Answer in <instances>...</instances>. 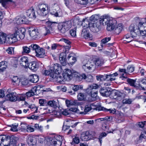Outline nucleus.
<instances>
[{"label": "nucleus", "instance_id": "16", "mask_svg": "<svg viewBox=\"0 0 146 146\" xmlns=\"http://www.w3.org/2000/svg\"><path fill=\"white\" fill-rule=\"evenodd\" d=\"M9 41V37H8L6 34L0 32V44L8 43Z\"/></svg>", "mask_w": 146, "mask_h": 146}, {"label": "nucleus", "instance_id": "38", "mask_svg": "<svg viewBox=\"0 0 146 146\" xmlns=\"http://www.w3.org/2000/svg\"><path fill=\"white\" fill-rule=\"evenodd\" d=\"M44 74L46 75L50 76L51 77L53 78H55L56 76L54 75L53 72L50 69L49 70H45Z\"/></svg>", "mask_w": 146, "mask_h": 146}, {"label": "nucleus", "instance_id": "17", "mask_svg": "<svg viewBox=\"0 0 146 146\" xmlns=\"http://www.w3.org/2000/svg\"><path fill=\"white\" fill-rule=\"evenodd\" d=\"M19 62L20 64L27 68L29 66L28 59V58L25 56L22 57L20 59Z\"/></svg>", "mask_w": 146, "mask_h": 146}, {"label": "nucleus", "instance_id": "53", "mask_svg": "<svg viewBox=\"0 0 146 146\" xmlns=\"http://www.w3.org/2000/svg\"><path fill=\"white\" fill-rule=\"evenodd\" d=\"M132 102V100L130 99H125L122 101V103L125 104H130Z\"/></svg>", "mask_w": 146, "mask_h": 146}, {"label": "nucleus", "instance_id": "36", "mask_svg": "<svg viewBox=\"0 0 146 146\" xmlns=\"http://www.w3.org/2000/svg\"><path fill=\"white\" fill-rule=\"evenodd\" d=\"M107 75H99L96 76V79L98 81H102L105 80L106 79H107Z\"/></svg>", "mask_w": 146, "mask_h": 146}, {"label": "nucleus", "instance_id": "59", "mask_svg": "<svg viewBox=\"0 0 146 146\" xmlns=\"http://www.w3.org/2000/svg\"><path fill=\"white\" fill-rule=\"evenodd\" d=\"M43 110L45 111L44 112V113L45 114H47V113H52V110H51L50 108H43Z\"/></svg>", "mask_w": 146, "mask_h": 146}, {"label": "nucleus", "instance_id": "54", "mask_svg": "<svg viewBox=\"0 0 146 146\" xmlns=\"http://www.w3.org/2000/svg\"><path fill=\"white\" fill-rule=\"evenodd\" d=\"M76 3L81 4H86L87 3V0H74Z\"/></svg>", "mask_w": 146, "mask_h": 146}, {"label": "nucleus", "instance_id": "10", "mask_svg": "<svg viewBox=\"0 0 146 146\" xmlns=\"http://www.w3.org/2000/svg\"><path fill=\"white\" fill-rule=\"evenodd\" d=\"M38 13L43 16H46L48 13L49 7L47 4H42L38 6Z\"/></svg>", "mask_w": 146, "mask_h": 146}, {"label": "nucleus", "instance_id": "32", "mask_svg": "<svg viewBox=\"0 0 146 146\" xmlns=\"http://www.w3.org/2000/svg\"><path fill=\"white\" fill-rule=\"evenodd\" d=\"M123 29V27L121 24H119L118 25L116 24L113 30L115 31L117 34H118L121 32Z\"/></svg>", "mask_w": 146, "mask_h": 146}, {"label": "nucleus", "instance_id": "43", "mask_svg": "<svg viewBox=\"0 0 146 146\" xmlns=\"http://www.w3.org/2000/svg\"><path fill=\"white\" fill-rule=\"evenodd\" d=\"M25 125L26 126V127H25L24 126H22V127H24V129H26L27 131L28 132H33L34 131V129L33 128L31 127V126L27 125V124H26Z\"/></svg>", "mask_w": 146, "mask_h": 146}, {"label": "nucleus", "instance_id": "51", "mask_svg": "<svg viewBox=\"0 0 146 146\" xmlns=\"http://www.w3.org/2000/svg\"><path fill=\"white\" fill-rule=\"evenodd\" d=\"M12 84L13 85H15L18 80V78L17 76H14L11 79Z\"/></svg>", "mask_w": 146, "mask_h": 146}, {"label": "nucleus", "instance_id": "47", "mask_svg": "<svg viewBox=\"0 0 146 146\" xmlns=\"http://www.w3.org/2000/svg\"><path fill=\"white\" fill-rule=\"evenodd\" d=\"M139 139L143 141H146V132L144 131L141 133L139 137Z\"/></svg>", "mask_w": 146, "mask_h": 146}, {"label": "nucleus", "instance_id": "26", "mask_svg": "<svg viewBox=\"0 0 146 146\" xmlns=\"http://www.w3.org/2000/svg\"><path fill=\"white\" fill-rule=\"evenodd\" d=\"M28 67L33 71H35L37 70L38 68V65L35 62H33L29 64Z\"/></svg>", "mask_w": 146, "mask_h": 146}, {"label": "nucleus", "instance_id": "58", "mask_svg": "<svg viewBox=\"0 0 146 146\" xmlns=\"http://www.w3.org/2000/svg\"><path fill=\"white\" fill-rule=\"evenodd\" d=\"M39 103L41 106H44L46 103V101L45 100L40 99L39 100Z\"/></svg>", "mask_w": 146, "mask_h": 146}, {"label": "nucleus", "instance_id": "25", "mask_svg": "<svg viewBox=\"0 0 146 146\" xmlns=\"http://www.w3.org/2000/svg\"><path fill=\"white\" fill-rule=\"evenodd\" d=\"M74 54L71 53L69 54L68 57L67 59L69 63L71 64H74L76 60V58L74 57Z\"/></svg>", "mask_w": 146, "mask_h": 146}, {"label": "nucleus", "instance_id": "44", "mask_svg": "<svg viewBox=\"0 0 146 146\" xmlns=\"http://www.w3.org/2000/svg\"><path fill=\"white\" fill-rule=\"evenodd\" d=\"M83 88V86L82 85H74L72 88L73 90L74 91H77L80 90H82Z\"/></svg>", "mask_w": 146, "mask_h": 146}, {"label": "nucleus", "instance_id": "8", "mask_svg": "<svg viewBox=\"0 0 146 146\" xmlns=\"http://www.w3.org/2000/svg\"><path fill=\"white\" fill-rule=\"evenodd\" d=\"M82 68L85 71L88 70H94L95 69V63L93 61L84 60L82 62Z\"/></svg>", "mask_w": 146, "mask_h": 146}, {"label": "nucleus", "instance_id": "24", "mask_svg": "<svg viewBox=\"0 0 146 146\" xmlns=\"http://www.w3.org/2000/svg\"><path fill=\"white\" fill-rule=\"evenodd\" d=\"M66 54L64 52L61 53L59 56V60L60 62L63 66H65L66 64Z\"/></svg>", "mask_w": 146, "mask_h": 146}, {"label": "nucleus", "instance_id": "34", "mask_svg": "<svg viewBox=\"0 0 146 146\" xmlns=\"http://www.w3.org/2000/svg\"><path fill=\"white\" fill-rule=\"evenodd\" d=\"M94 62L95 63V67L96 66H101L104 63L103 60L99 58H96Z\"/></svg>", "mask_w": 146, "mask_h": 146}, {"label": "nucleus", "instance_id": "45", "mask_svg": "<svg viewBox=\"0 0 146 146\" xmlns=\"http://www.w3.org/2000/svg\"><path fill=\"white\" fill-rule=\"evenodd\" d=\"M111 94H114V97H113V98L115 99L117 98V97H120L123 96L122 93L118 91L113 92Z\"/></svg>", "mask_w": 146, "mask_h": 146}, {"label": "nucleus", "instance_id": "9", "mask_svg": "<svg viewBox=\"0 0 146 146\" xmlns=\"http://www.w3.org/2000/svg\"><path fill=\"white\" fill-rule=\"evenodd\" d=\"M50 70L53 72L54 75H55L56 80L57 81L58 78L61 74L62 70L61 66L59 64L56 63L54 64L52 66L50 67Z\"/></svg>", "mask_w": 146, "mask_h": 146}, {"label": "nucleus", "instance_id": "64", "mask_svg": "<svg viewBox=\"0 0 146 146\" xmlns=\"http://www.w3.org/2000/svg\"><path fill=\"white\" fill-rule=\"evenodd\" d=\"M73 141L76 144H78L80 142L79 138L78 137H74L73 138Z\"/></svg>", "mask_w": 146, "mask_h": 146}, {"label": "nucleus", "instance_id": "29", "mask_svg": "<svg viewBox=\"0 0 146 146\" xmlns=\"http://www.w3.org/2000/svg\"><path fill=\"white\" fill-rule=\"evenodd\" d=\"M119 71L121 73V76L120 77V78H122L123 80H125V79H127V70L125 69L119 68Z\"/></svg>", "mask_w": 146, "mask_h": 146}, {"label": "nucleus", "instance_id": "52", "mask_svg": "<svg viewBox=\"0 0 146 146\" xmlns=\"http://www.w3.org/2000/svg\"><path fill=\"white\" fill-rule=\"evenodd\" d=\"M86 77V74H83L79 76H78L76 78L77 80L79 81H81L83 79H85Z\"/></svg>", "mask_w": 146, "mask_h": 146}, {"label": "nucleus", "instance_id": "55", "mask_svg": "<svg viewBox=\"0 0 146 146\" xmlns=\"http://www.w3.org/2000/svg\"><path fill=\"white\" fill-rule=\"evenodd\" d=\"M77 98L78 100H82L85 98V96L83 93H80L78 94L77 96Z\"/></svg>", "mask_w": 146, "mask_h": 146}, {"label": "nucleus", "instance_id": "28", "mask_svg": "<svg viewBox=\"0 0 146 146\" xmlns=\"http://www.w3.org/2000/svg\"><path fill=\"white\" fill-rule=\"evenodd\" d=\"M101 94L103 96L108 97L111 94V92L106 89L102 88L100 91Z\"/></svg>", "mask_w": 146, "mask_h": 146}, {"label": "nucleus", "instance_id": "63", "mask_svg": "<svg viewBox=\"0 0 146 146\" xmlns=\"http://www.w3.org/2000/svg\"><path fill=\"white\" fill-rule=\"evenodd\" d=\"M104 110L107 111H109L110 112V113L113 114H114L116 112V110L115 109H111L104 108Z\"/></svg>", "mask_w": 146, "mask_h": 146}, {"label": "nucleus", "instance_id": "11", "mask_svg": "<svg viewBox=\"0 0 146 146\" xmlns=\"http://www.w3.org/2000/svg\"><path fill=\"white\" fill-rule=\"evenodd\" d=\"M102 23H100V19L99 21L95 23L91 22L88 24V27L91 31L94 33L98 32L100 30V26Z\"/></svg>", "mask_w": 146, "mask_h": 146}, {"label": "nucleus", "instance_id": "62", "mask_svg": "<svg viewBox=\"0 0 146 146\" xmlns=\"http://www.w3.org/2000/svg\"><path fill=\"white\" fill-rule=\"evenodd\" d=\"M69 110L67 109H65L62 111L61 112V115H67L69 114L68 112Z\"/></svg>", "mask_w": 146, "mask_h": 146}, {"label": "nucleus", "instance_id": "46", "mask_svg": "<svg viewBox=\"0 0 146 146\" xmlns=\"http://www.w3.org/2000/svg\"><path fill=\"white\" fill-rule=\"evenodd\" d=\"M126 79L127 80V82L130 85L136 88V85L137 83L135 84V80L129 78L127 79V78Z\"/></svg>", "mask_w": 146, "mask_h": 146}, {"label": "nucleus", "instance_id": "33", "mask_svg": "<svg viewBox=\"0 0 146 146\" xmlns=\"http://www.w3.org/2000/svg\"><path fill=\"white\" fill-rule=\"evenodd\" d=\"M17 100V98L16 93L13 92L10 93V101L15 102Z\"/></svg>", "mask_w": 146, "mask_h": 146}, {"label": "nucleus", "instance_id": "12", "mask_svg": "<svg viewBox=\"0 0 146 146\" xmlns=\"http://www.w3.org/2000/svg\"><path fill=\"white\" fill-rule=\"evenodd\" d=\"M28 32L30 36L33 39H35L39 36L38 30L36 28L31 27L29 29Z\"/></svg>", "mask_w": 146, "mask_h": 146}, {"label": "nucleus", "instance_id": "13", "mask_svg": "<svg viewBox=\"0 0 146 146\" xmlns=\"http://www.w3.org/2000/svg\"><path fill=\"white\" fill-rule=\"evenodd\" d=\"M11 22L14 23H15L17 24H26L29 23V22L28 20L25 18L21 17L20 16L17 17L14 20H11Z\"/></svg>", "mask_w": 146, "mask_h": 146}, {"label": "nucleus", "instance_id": "31", "mask_svg": "<svg viewBox=\"0 0 146 146\" xmlns=\"http://www.w3.org/2000/svg\"><path fill=\"white\" fill-rule=\"evenodd\" d=\"M18 138L14 136L10 137V146H16V142Z\"/></svg>", "mask_w": 146, "mask_h": 146}, {"label": "nucleus", "instance_id": "61", "mask_svg": "<svg viewBox=\"0 0 146 146\" xmlns=\"http://www.w3.org/2000/svg\"><path fill=\"white\" fill-rule=\"evenodd\" d=\"M107 79L108 80L110 81H114L115 80V77L111 76V74L107 75Z\"/></svg>", "mask_w": 146, "mask_h": 146}, {"label": "nucleus", "instance_id": "2", "mask_svg": "<svg viewBox=\"0 0 146 146\" xmlns=\"http://www.w3.org/2000/svg\"><path fill=\"white\" fill-rule=\"evenodd\" d=\"M14 33L10 35V43H13L17 40V36L21 39H23L25 36V29L23 28H15Z\"/></svg>", "mask_w": 146, "mask_h": 146}, {"label": "nucleus", "instance_id": "3", "mask_svg": "<svg viewBox=\"0 0 146 146\" xmlns=\"http://www.w3.org/2000/svg\"><path fill=\"white\" fill-rule=\"evenodd\" d=\"M100 23L103 25H107V29L108 31L113 30L116 23V21L109 17H104L100 19Z\"/></svg>", "mask_w": 146, "mask_h": 146}, {"label": "nucleus", "instance_id": "21", "mask_svg": "<svg viewBox=\"0 0 146 146\" xmlns=\"http://www.w3.org/2000/svg\"><path fill=\"white\" fill-rule=\"evenodd\" d=\"M37 88L35 86L33 87L32 89L29 92H27L26 95L27 97H30L34 95H36L38 94L37 91H38Z\"/></svg>", "mask_w": 146, "mask_h": 146}, {"label": "nucleus", "instance_id": "42", "mask_svg": "<svg viewBox=\"0 0 146 146\" xmlns=\"http://www.w3.org/2000/svg\"><path fill=\"white\" fill-rule=\"evenodd\" d=\"M47 104L49 106L54 108H56L57 107V103L54 100H51L48 101Z\"/></svg>", "mask_w": 146, "mask_h": 146}, {"label": "nucleus", "instance_id": "56", "mask_svg": "<svg viewBox=\"0 0 146 146\" xmlns=\"http://www.w3.org/2000/svg\"><path fill=\"white\" fill-rule=\"evenodd\" d=\"M9 0H0V2L1 3L3 6L6 7L8 3Z\"/></svg>", "mask_w": 146, "mask_h": 146}, {"label": "nucleus", "instance_id": "49", "mask_svg": "<svg viewBox=\"0 0 146 146\" xmlns=\"http://www.w3.org/2000/svg\"><path fill=\"white\" fill-rule=\"evenodd\" d=\"M86 81L88 82H92L93 80V77L91 75L89 74L86 76V77L85 78Z\"/></svg>", "mask_w": 146, "mask_h": 146}, {"label": "nucleus", "instance_id": "20", "mask_svg": "<svg viewBox=\"0 0 146 146\" xmlns=\"http://www.w3.org/2000/svg\"><path fill=\"white\" fill-rule=\"evenodd\" d=\"M27 16L29 18L34 19L36 18L35 11L33 8H31L27 10L26 11Z\"/></svg>", "mask_w": 146, "mask_h": 146}, {"label": "nucleus", "instance_id": "7", "mask_svg": "<svg viewBox=\"0 0 146 146\" xmlns=\"http://www.w3.org/2000/svg\"><path fill=\"white\" fill-rule=\"evenodd\" d=\"M31 47L33 50L35 51L36 57L43 58L46 56L45 50L43 48L40 47L38 45L34 44Z\"/></svg>", "mask_w": 146, "mask_h": 146}, {"label": "nucleus", "instance_id": "14", "mask_svg": "<svg viewBox=\"0 0 146 146\" xmlns=\"http://www.w3.org/2000/svg\"><path fill=\"white\" fill-rule=\"evenodd\" d=\"M62 137L61 135H55L51 141V144L54 146H60L62 145Z\"/></svg>", "mask_w": 146, "mask_h": 146}, {"label": "nucleus", "instance_id": "19", "mask_svg": "<svg viewBox=\"0 0 146 146\" xmlns=\"http://www.w3.org/2000/svg\"><path fill=\"white\" fill-rule=\"evenodd\" d=\"M54 6L57 8V10H55V11H51L50 13L51 14L56 17H61L62 15L61 10L59 8L56 4H54Z\"/></svg>", "mask_w": 146, "mask_h": 146}, {"label": "nucleus", "instance_id": "35", "mask_svg": "<svg viewBox=\"0 0 146 146\" xmlns=\"http://www.w3.org/2000/svg\"><path fill=\"white\" fill-rule=\"evenodd\" d=\"M88 133L87 132H83L81 134V139L82 141H87L89 140Z\"/></svg>", "mask_w": 146, "mask_h": 146}, {"label": "nucleus", "instance_id": "15", "mask_svg": "<svg viewBox=\"0 0 146 146\" xmlns=\"http://www.w3.org/2000/svg\"><path fill=\"white\" fill-rule=\"evenodd\" d=\"M136 88L140 89H146V79L138 80V83L136 84Z\"/></svg>", "mask_w": 146, "mask_h": 146}, {"label": "nucleus", "instance_id": "60", "mask_svg": "<svg viewBox=\"0 0 146 146\" xmlns=\"http://www.w3.org/2000/svg\"><path fill=\"white\" fill-rule=\"evenodd\" d=\"M110 40L111 38L110 37H106L102 40V44H105L108 42Z\"/></svg>", "mask_w": 146, "mask_h": 146}, {"label": "nucleus", "instance_id": "57", "mask_svg": "<svg viewBox=\"0 0 146 146\" xmlns=\"http://www.w3.org/2000/svg\"><path fill=\"white\" fill-rule=\"evenodd\" d=\"M17 100L18 101H24L25 99V94H23L17 97Z\"/></svg>", "mask_w": 146, "mask_h": 146}, {"label": "nucleus", "instance_id": "27", "mask_svg": "<svg viewBox=\"0 0 146 146\" xmlns=\"http://www.w3.org/2000/svg\"><path fill=\"white\" fill-rule=\"evenodd\" d=\"M99 87V86L97 84H93L88 86L86 89V92L88 93L92 92V90L94 89H97Z\"/></svg>", "mask_w": 146, "mask_h": 146}, {"label": "nucleus", "instance_id": "6", "mask_svg": "<svg viewBox=\"0 0 146 146\" xmlns=\"http://www.w3.org/2000/svg\"><path fill=\"white\" fill-rule=\"evenodd\" d=\"M95 103L91 102L86 103L85 107V109H84V111L79 112V110L76 108L74 109L73 111L81 114L85 115L92 109H95L96 108L97 106L95 105Z\"/></svg>", "mask_w": 146, "mask_h": 146}, {"label": "nucleus", "instance_id": "37", "mask_svg": "<svg viewBox=\"0 0 146 146\" xmlns=\"http://www.w3.org/2000/svg\"><path fill=\"white\" fill-rule=\"evenodd\" d=\"M18 124L17 123H15L13 124L10 125V127H11L10 130L13 132H17L18 131Z\"/></svg>", "mask_w": 146, "mask_h": 146}, {"label": "nucleus", "instance_id": "5", "mask_svg": "<svg viewBox=\"0 0 146 146\" xmlns=\"http://www.w3.org/2000/svg\"><path fill=\"white\" fill-rule=\"evenodd\" d=\"M71 26V21H67L59 23L58 25V28L60 32L64 33L68 31Z\"/></svg>", "mask_w": 146, "mask_h": 146}, {"label": "nucleus", "instance_id": "39", "mask_svg": "<svg viewBox=\"0 0 146 146\" xmlns=\"http://www.w3.org/2000/svg\"><path fill=\"white\" fill-rule=\"evenodd\" d=\"M99 17L98 15H92L90 17V20L91 21V22L95 23L99 19Z\"/></svg>", "mask_w": 146, "mask_h": 146}, {"label": "nucleus", "instance_id": "23", "mask_svg": "<svg viewBox=\"0 0 146 146\" xmlns=\"http://www.w3.org/2000/svg\"><path fill=\"white\" fill-rule=\"evenodd\" d=\"M82 36L86 39H88L90 40L92 39V35L90 34L88 31L86 29L83 30Z\"/></svg>", "mask_w": 146, "mask_h": 146}, {"label": "nucleus", "instance_id": "18", "mask_svg": "<svg viewBox=\"0 0 146 146\" xmlns=\"http://www.w3.org/2000/svg\"><path fill=\"white\" fill-rule=\"evenodd\" d=\"M8 136L6 135H0V145L1 144L4 146H7L9 145L8 141Z\"/></svg>", "mask_w": 146, "mask_h": 146}, {"label": "nucleus", "instance_id": "41", "mask_svg": "<svg viewBox=\"0 0 146 146\" xmlns=\"http://www.w3.org/2000/svg\"><path fill=\"white\" fill-rule=\"evenodd\" d=\"M5 62H2L0 63V71H3L7 68V66Z\"/></svg>", "mask_w": 146, "mask_h": 146}, {"label": "nucleus", "instance_id": "1", "mask_svg": "<svg viewBox=\"0 0 146 146\" xmlns=\"http://www.w3.org/2000/svg\"><path fill=\"white\" fill-rule=\"evenodd\" d=\"M129 31L131 33L132 37H135L139 35L146 40V23L140 22L137 24H132L129 27Z\"/></svg>", "mask_w": 146, "mask_h": 146}, {"label": "nucleus", "instance_id": "48", "mask_svg": "<svg viewBox=\"0 0 146 146\" xmlns=\"http://www.w3.org/2000/svg\"><path fill=\"white\" fill-rule=\"evenodd\" d=\"M36 140L35 138L30 137L29 139L28 143L31 145H34L36 143Z\"/></svg>", "mask_w": 146, "mask_h": 146}, {"label": "nucleus", "instance_id": "50", "mask_svg": "<svg viewBox=\"0 0 146 146\" xmlns=\"http://www.w3.org/2000/svg\"><path fill=\"white\" fill-rule=\"evenodd\" d=\"M134 70V67L131 65H129L127 68V73L128 72H132Z\"/></svg>", "mask_w": 146, "mask_h": 146}, {"label": "nucleus", "instance_id": "40", "mask_svg": "<svg viewBox=\"0 0 146 146\" xmlns=\"http://www.w3.org/2000/svg\"><path fill=\"white\" fill-rule=\"evenodd\" d=\"M65 102L67 106L68 107L72 106H75L76 104V101L73 100H66L65 101Z\"/></svg>", "mask_w": 146, "mask_h": 146}, {"label": "nucleus", "instance_id": "4", "mask_svg": "<svg viewBox=\"0 0 146 146\" xmlns=\"http://www.w3.org/2000/svg\"><path fill=\"white\" fill-rule=\"evenodd\" d=\"M73 73L70 69H65L63 71L62 76H59L57 82L60 84H64L66 81L69 80L73 78Z\"/></svg>", "mask_w": 146, "mask_h": 146}, {"label": "nucleus", "instance_id": "22", "mask_svg": "<svg viewBox=\"0 0 146 146\" xmlns=\"http://www.w3.org/2000/svg\"><path fill=\"white\" fill-rule=\"evenodd\" d=\"M34 44H32L29 47L27 46H23L22 47V53L23 54H25L29 53L31 52V50H33V49L31 48V46Z\"/></svg>", "mask_w": 146, "mask_h": 146}, {"label": "nucleus", "instance_id": "30", "mask_svg": "<svg viewBox=\"0 0 146 146\" xmlns=\"http://www.w3.org/2000/svg\"><path fill=\"white\" fill-rule=\"evenodd\" d=\"M29 81L32 82L36 83L39 80L38 76L36 74L31 75L29 76Z\"/></svg>", "mask_w": 146, "mask_h": 146}]
</instances>
